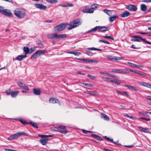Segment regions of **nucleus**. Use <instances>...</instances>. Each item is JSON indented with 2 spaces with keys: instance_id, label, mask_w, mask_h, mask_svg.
Returning <instances> with one entry per match:
<instances>
[{
  "instance_id": "f257e3e1",
  "label": "nucleus",
  "mask_w": 151,
  "mask_h": 151,
  "mask_svg": "<svg viewBox=\"0 0 151 151\" xmlns=\"http://www.w3.org/2000/svg\"><path fill=\"white\" fill-rule=\"evenodd\" d=\"M110 28L109 27H105L104 26H96L93 28L91 29V30L88 31L87 32V33L90 32H95L96 31L98 32H104L108 31L110 29Z\"/></svg>"
},
{
  "instance_id": "f03ea898",
  "label": "nucleus",
  "mask_w": 151,
  "mask_h": 151,
  "mask_svg": "<svg viewBox=\"0 0 151 151\" xmlns=\"http://www.w3.org/2000/svg\"><path fill=\"white\" fill-rule=\"evenodd\" d=\"M82 20L81 19H78L73 20L72 22H70L69 25L70 27H68L67 29L68 30L71 29L78 26L81 25L82 23Z\"/></svg>"
},
{
  "instance_id": "7ed1b4c3",
  "label": "nucleus",
  "mask_w": 151,
  "mask_h": 151,
  "mask_svg": "<svg viewBox=\"0 0 151 151\" xmlns=\"http://www.w3.org/2000/svg\"><path fill=\"white\" fill-rule=\"evenodd\" d=\"M15 15L18 18L22 19L26 15L25 11L19 9H16L14 11Z\"/></svg>"
},
{
  "instance_id": "20e7f679",
  "label": "nucleus",
  "mask_w": 151,
  "mask_h": 151,
  "mask_svg": "<svg viewBox=\"0 0 151 151\" xmlns=\"http://www.w3.org/2000/svg\"><path fill=\"white\" fill-rule=\"evenodd\" d=\"M67 25L68 24L66 23L61 24L56 26L54 28V31L55 32L61 31L63 30Z\"/></svg>"
},
{
  "instance_id": "39448f33",
  "label": "nucleus",
  "mask_w": 151,
  "mask_h": 151,
  "mask_svg": "<svg viewBox=\"0 0 151 151\" xmlns=\"http://www.w3.org/2000/svg\"><path fill=\"white\" fill-rule=\"evenodd\" d=\"M48 38H65L67 36L65 34H61L58 35L57 34H50L48 35Z\"/></svg>"
},
{
  "instance_id": "423d86ee",
  "label": "nucleus",
  "mask_w": 151,
  "mask_h": 151,
  "mask_svg": "<svg viewBox=\"0 0 151 151\" xmlns=\"http://www.w3.org/2000/svg\"><path fill=\"white\" fill-rule=\"evenodd\" d=\"M126 8L132 11H136L137 9V7L134 5L129 4L126 6Z\"/></svg>"
},
{
  "instance_id": "0eeeda50",
  "label": "nucleus",
  "mask_w": 151,
  "mask_h": 151,
  "mask_svg": "<svg viewBox=\"0 0 151 151\" xmlns=\"http://www.w3.org/2000/svg\"><path fill=\"white\" fill-rule=\"evenodd\" d=\"M132 41L141 42L142 41L144 43H145L151 45V42L147 41L145 38H133L131 39Z\"/></svg>"
},
{
  "instance_id": "6e6552de",
  "label": "nucleus",
  "mask_w": 151,
  "mask_h": 151,
  "mask_svg": "<svg viewBox=\"0 0 151 151\" xmlns=\"http://www.w3.org/2000/svg\"><path fill=\"white\" fill-rule=\"evenodd\" d=\"M2 14L7 17H12V12L9 10L8 9H4Z\"/></svg>"
},
{
  "instance_id": "1a4fd4ad",
  "label": "nucleus",
  "mask_w": 151,
  "mask_h": 151,
  "mask_svg": "<svg viewBox=\"0 0 151 151\" xmlns=\"http://www.w3.org/2000/svg\"><path fill=\"white\" fill-rule=\"evenodd\" d=\"M17 84L19 87L22 88L27 90H28L29 89L28 87L24 83L22 82H18Z\"/></svg>"
},
{
  "instance_id": "9d476101",
  "label": "nucleus",
  "mask_w": 151,
  "mask_h": 151,
  "mask_svg": "<svg viewBox=\"0 0 151 151\" xmlns=\"http://www.w3.org/2000/svg\"><path fill=\"white\" fill-rule=\"evenodd\" d=\"M19 137V132L15 134L11 135L8 138V139L9 140H12L14 139H16Z\"/></svg>"
},
{
  "instance_id": "9b49d317",
  "label": "nucleus",
  "mask_w": 151,
  "mask_h": 151,
  "mask_svg": "<svg viewBox=\"0 0 151 151\" xmlns=\"http://www.w3.org/2000/svg\"><path fill=\"white\" fill-rule=\"evenodd\" d=\"M34 5L36 8L41 10H45L47 8L46 6L42 4H36Z\"/></svg>"
},
{
  "instance_id": "f8f14e48",
  "label": "nucleus",
  "mask_w": 151,
  "mask_h": 151,
  "mask_svg": "<svg viewBox=\"0 0 151 151\" xmlns=\"http://www.w3.org/2000/svg\"><path fill=\"white\" fill-rule=\"evenodd\" d=\"M106 57L107 58L111 60H114L115 61H116L117 60H120L122 59V58L119 57H117L116 56H112L111 55H107L106 56Z\"/></svg>"
},
{
  "instance_id": "ddd939ff",
  "label": "nucleus",
  "mask_w": 151,
  "mask_h": 151,
  "mask_svg": "<svg viewBox=\"0 0 151 151\" xmlns=\"http://www.w3.org/2000/svg\"><path fill=\"white\" fill-rule=\"evenodd\" d=\"M111 72L113 73H116L121 74H125L127 73V72L121 69H112Z\"/></svg>"
},
{
  "instance_id": "4468645a",
  "label": "nucleus",
  "mask_w": 151,
  "mask_h": 151,
  "mask_svg": "<svg viewBox=\"0 0 151 151\" xmlns=\"http://www.w3.org/2000/svg\"><path fill=\"white\" fill-rule=\"evenodd\" d=\"M49 102L51 103H59L60 104L59 101L57 99L54 98H51L49 99Z\"/></svg>"
},
{
  "instance_id": "2eb2a0df",
  "label": "nucleus",
  "mask_w": 151,
  "mask_h": 151,
  "mask_svg": "<svg viewBox=\"0 0 151 151\" xmlns=\"http://www.w3.org/2000/svg\"><path fill=\"white\" fill-rule=\"evenodd\" d=\"M124 85L125 86L127 87L130 90H132L133 91H136L138 90V88L137 87L130 86L126 84H125Z\"/></svg>"
},
{
  "instance_id": "dca6fc26",
  "label": "nucleus",
  "mask_w": 151,
  "mask_h": 151,
  "mask_svg": "<svg viewBox=\"0 0 151 151\" xmlns=\"http://www.w3.org/2000/svg\"><path fill=\"white\" fill-rule=\"evenodd\" d=\"M82 12L84 13H92L94 12V10L92 9L91 8L90 9L86 8L83 9Z\"/></svg>"
},
{
  "instance_id": "f3484780",
  "label": "nucleus",
  "mask_w": 151,
  "mask_h": 151,
  "mask_svg": "<svg viewBox=\"0 0 151 151\" xmlns=\"http://www.w3.org/2000/svg\"><path fill=\"white\" fill-rule=\"evenodd\" d=\"M138 128L140 131L145 133H147L149 132V129L147 128H143L141 127H138Z\"/></svg>"
},
{
  "instance_id": "a211bd4d",
  "label": "nucleus",
  "mask_w": 151,
  "mask_h": 151,
  "mask_svg": "<svg viewBox=\"0 0 151 151\" xmlns=\"http://www.w3.org/2000/svg\"><path fill=\"white\" fill-rule=\"evenodd\" d=\"M104 137L108 141H111L113 143L115 144H116L117 145H121V144L119 143L118 142V141L116 142H114L113 141V139H111L109 137H107L106 136H105Z\"/></svg>"
},
{
  "instance_id": "6ab92c4d",
  "label": "nucleus",
  "mask_w": 151,
  "mask_h": 151,
  "mask_svg": "<svg viewBox=\"0 0 151 151\" xmlns=\"http://www.w3.org/2000/svg\"><path fill=\"white\" fill-rule=\"evenodd\" d=\"M130 13L128 11H126L121 14L120 16L121 17H128L130 15Z\"/></svg>"
},
{
  "instance_id": "aec40b11",
  "label": "nucleus",
  "mask_w": 151,
  "mask_h": 151,
  "mask_svg": "<svg viewBox=\"0 0 151 151\" xmlns=\"http://www.w3.org/2000/svg\"><path fill=\"white\" fill-rule=\"evenodd\" d=\"M139 83L141 86L146 87L151 89V84L145 82H141Z\"/></svg>"
},
{
  "instance_id": "412c9836",
  "label": "nucleus",
  "mask_w": 151,
  "mask_h": 151,
  "mask_svg": "<svg viewBox=\"0 0 151 151\" xmlns=\"http://www.w3.org/2000/svg\"><path fill=\"white\" fill-rule=\"evenodd\" d=\"M26 57L27 55H19L16 58V59L19 61H21L24 59Z\"/></svg>"
},
{
  "instance_id": "4be33fe9",
  "label": "nucleus",
  "mask_w": 151,
  "mask_h": 151,
  "mask_svg": "<svg viewBox=\"0 0 151 151\" xmlns=\"http://www.w3.org/2000/svg\"><path fill=\"white\" fill-rule=\"evenodd\" d=\"M48 140V139L47 138L41 139L40 140V142L43 145H45L46 144Z\"/></svg>"
},
{
  "instance_id": "5701e85b",
  "label": "nucleus",
  "mask_w": 151,
  "mask_h": 151,
  "mask_svg": "<svg viewBox=\"0 0 151 151\" xmlns=\"http://www.w3.org/2000/svg\"><path fill=\"white\" fill-rule=\"evenodd\" d=\"M47 52V50H37L36 52V53L37 54V55H40L43 54L44 53Z\"/></svg>"
},
{
  "instance_id": "b1692460",
  "label": "nucleus",
  "mask_w": 151,
  "mask_h": 151,
  "mask_svg": "<svg viewBox=\"0 0 151 151\" xmlns=\"http://www.w3.org/2000/svg\"><path fill=\"white\" fill-rule=\"evenodd\" d=\"M33 92L35 95H40L41 93V91L40 89H37L36 88L33 89Z\"/></svg>"
},
{
  "instance_id": "393cba45",
  "label": "nucleus",
  "mask_w": 151,
  "mask_h": 151,
  "mask_svg": "<svg viewBox=\"0 0 151 151\" xmlns=\"http://www.w3.org/2000/svg\"><path fill=\"white\" fill-rule=\"evenodd\" d=\"M118 16L117 15H114L113 16L110 17L109 18V21L110 22H113L114 20L118 18Z\"/></svg>"
},
{
  "instance_id": "a878e982",
  "label": "nucleus",
  "mask_w": 151,
  "mask_h": 151,
  "mask_svg": "<svg viewBox=\"0 0 151 151\" xmlns=\"http://www.w3.org/2000/svg\"><path fill=\"white\" fill-rule=\"evenodd\" d=\"M101 118L106 121H108L109 119V118L107 115L102 113L101 114Z\"/></svg>"
},
{
  "instance_id": "bb28decb",
  "label": "nucleus",
  "mask_w": 151,
  "mask_h": 151,
  "mask_svg": "<svg viewBox=\"0 0 151 151\" xmlns=\"http://www.w3.org/2000/svg\"><path fill=\"white\" fill-rule=\"evenodd\" d=\"M19 93V91L11 92V95L12 97H16Z\"/></svg>"
},
{
  "instance_id": "cd10ccee",
  "label": "nucleus",
  "mask_w": 151,
  "mask_h": 151,
  "mask_svg": "<svg viewBox=\"0 0 151 151\" xmlns=\"http://www.w3.org/2000/svg\"><path fill=\"white\" fill-rule=\"evenodd\" d=\"M100 73L101 74H102L103 75H107L108 76H109L111 77H113V78L116 77V76L115 75H114L112 74L108 73H105L104 72H100Z\"/></svg>"
},
{
  "instance_id": "c85d7f7f",
  "label": "nucleus",
  "mask_w": 151,
  "mask_h": 151,
  "mask_svg": "<svg viewBox=\"0 0 151 151\" xmlns=\"http://www.w3.org/2000/svg\"><path fill=\"white\" fill-rule=\"evenodd\" d=\"M23 50L25 52V55H26L29 53V47H24L23 48Z\"/></svg>"
},
{
  "instance_id": "c756f323",
  "label": "nucleus",
  "mask_w": 151,
  "mask_h": 151,
  "mask_svg": "<svg viewBox=\"0 0 151 151\" xmlns=\"http://www.w3.org/2000/svg\"><path fill=\"white\" fill-rule=\"evenodd\" d=\"M85 93L93 96H94L96 95L97 92L96 91H86L85 92Z\"/></svg>"
},
{
  "instance_id": "7c9ffc66",
  "label": "nucleus",
  "mask_w": 151,
  "mask_h": 151,
  "mask_svg": "<svg viewBox=\"0 0 151 151\" xmlns=\"http://www.w3.org/2000/svg\"><path fill=\"white\" fill-rule=\"evenodd\" d=\"M91 136L97 140H99L100 141H101L103 139L102 138H101L99 136H98L96 134H93L91 135Z\"/></svg>"
},
{
  "instance_id": "2f4dec72",
  "label": "nucleus",
  "mask_w": 151,
  "mask_h": 151,
  "mask_svg": "<svg viewBox=\"0 0 151 151\" xmlns=\"http://www.w3.org/2000/svg\"><path fill=\"white\" fill-rule=\"evenodd\" d=\"M141 10L143 11H146L147 9V6L145 4H141Z\"/></svg>"
},
{
  "instance_id": "473e14b6",
  "label": "nucleus",
  "mask_w": 151,
  "mask_h": 151,
  "mask_svg": "<svg viewBox=\"0 0 151 151\" xmlns=\"http://www.w3.org/2000/svg\"><path fill=\"white\" fill-rule=\"evenodd\" d=\"M29 123L35 128H38V127L37 126V124L36 123L32 121H30L29 124Z\"/></svg>"
},
{
  "instance_id": "72a5a7b5",
  "label": "nucleus",
  "mask_w": 151,
  "mask_h": 151,
  "mask_svg": "<svg viewBox=\"0 0 151 151\" xmlns=\"http://www.w3.org/2000/svg\"><path fill=\"white\" fill-rule=\"evenodd\" d=\"M59 129V128H58V131L59 132H60V133L66 134L68 132V131L67 130H63Z\"/></svg>"
},
{
  "instance_id": "f704fd0d",
  "label": "nucleus",
  "mask_w": 151,
  "mask_h": 151,
  "mask_svg": "<svg viewBox=\"0 0 151 151\" xmlns=\"http://www.w3.org/2000/svg\"><path fill=\"white\" fill-rule=\"evenodd\" d=\"M46 1L49 3L51 4L55 3L57 2V0H45Z\"/></svg>"
},
{
  "instance_id": "c9c22d12",
  "label": "nucleus",
  "mask_w": 151,
  "mask_h": 151,
  "mask_svg": "<svg viewBox=\"0 0 151 151\" xmlns=\"http://www.w3.org/2000/svg\"><path fill=\"white\" fill-rule=\"evenodd\" d=\"M37 56V53H36V52L33 53V55H32L31 57L30 58V59H34L36 58Z\"/></svg>"
},
{
  "instance_id": "e433bc0d",
  "label": "nucleus",
  "mask_w": 151,
  "mask_h": 151,
  "mask_svg": "<svg viewBox=\"0 0 151 151\" xmlns=\"http://www.w3.org/2000/svg\"><path fill=\"white\" fill-rule=\"evenodd\" d=\"M102 78L104 79V81H108L112 82H113V80H111L110 78H104V77H103Z\"/></svg>"
},
{
  "instance_id": "4c0bfd02",
  "label": "nucleus",
  "mask_w": 151,
  "mask_h": 151,
  "mask_svg": "<svg viewBox=\"0 0 151 151\" xmlns=\"http://www.w3.org/2000/svg\"><path fill=\"white\" fill-rule=\"evenodd\" d=\"M148 112L147 111H145V112H139L138 113L142 115H146L147 116H148L147 115V113H148Z\"/></svg>"
},
{
  "instance_id": "58836bf2",
  "label": "nucleus",
  "mask_w": 151,
  "mask_h": 151,
  "mask_svg": "<svg viewBox=\"0 0 151 151\" xmlns=\"http://www.w3.org/2000/svg\"><path fill=\"white\" fill-rule=\"evenodd\" d=\"M98 7V5L96 4H93L91 6V8L92 9H95Z\"/></svg>"
},
{
  "instance_id": "ea45409f",
  "label": "nucleus",
  "mask_w": 151,
  "mask_h": 151,
  "mask_svg": "<svg viewBox=\"0 0 151 151\" xmlns=\"http://www.w3.org/2000/svg\"><path fill=\"white\" fill-rule=\"evenodd\" d=\"M87 49L88 50H98V51H101L102 50L101 49L96 48L94 47H91V48H88Z\"/></svg>"
},
{
  "instance_id": "a19ab883",
  "label": "nucleus",
  "mask_w": 151,
  "mask_h": 151,
  "mask_svg": "<svg viewBox=\"0 0 151 151\" xmlns=\"http://www.w3.org/2000/svg\"><path fill=\"white\" fill-rule=\"evenodd\" d=\"M82 84L83 85L85 86H86L89 87H93V85L92 84L90 83H82Z\"/></svg>"
},
{
  "instance_id": "79ce46f5",
  "label": "nucleus",
  "mask_w": 151,
  "mask_h": 151,
  "mask_svg": "<svg viewBox=\"0 0 151 151\" xmlns=\"http://www.w3.org/2000/svg\"><path fill=\"white\" fill-rule=\"evenodd\" d=\"M86 53L90 56H92L93 55V53L91 51L88 50H86Z\"/></svg>"
},
{
  "instance_id": "37998d69",
  "label": "nucleus",
  "mask_w": 151,
  "mask_h": 151,
  "mask_svg": "<svg viewBox=\"0 0 151 151\" xmlns=\"http://www.w3.org/2000/svg\"><path fill=\"white\" fill-rule=\"evenodd\" d=\"M68 53L69 54H73L75 55H77V54L78 53H79L80 54H81V53L79 52H73V51H70Z\"/></svg>"
},
{
  "instance_id": "c03bdc74",
  "label": "nucleus",
  "mask_w": 151,
  "mask_h": 151,
  "mask_svg": "<svg viewBox=\"0 0 151 151\" xmlns=\"http://www.w3.org/2000/svg\"><path fill=\"white\" fill-rule=\"evenodd\" d=\"M77 60H82L85 62L88 63L89 60L86 59H83V58H80V59H77Z\"/></svg>"
},
{
  "instance_id": "a18cd8bd",
  "label": "nucleus",
  "mask_w": 151,
  "mask_h": 151,
  "mask_svg": "<svg viewBox=\"0 0 151 151\" xmlns=\"http://www.w3.org/2000/svg\"><path fill=\"white\" fill-rule=\"evenodd\" d=\"M140 33L142 34H144V35H146L145 37H149V36L151 37V34H149L148 33H145V32H140Z\"/></svg>"
},
{
  "instance_id": "49530a36",
  "label": "nucleus",
  "mask_w": 151,
  "mask_h": 151,
  "mask_svg": "<svg viewBox=\"0 0 151 151\" xmlns=\"http://www.w3.org/2000/svg\"><path fill=\"white\" fill-rule=\"evenodd\" d=\"M20 122L24 124H29V123H28L25 120L23 119H21L20 120Z\"/></svg>"
},
{
  "instance_id": "de8ad7c7",
  "label": "nucleus",
  "mask_w": 151,
  "mask_h": 151,
  "mask_svg": "<svg viewBox=\"0 0 151 151\" xmlns=\"http://www.w3.org/2000/svg\"><path fill=\"white\" fill-rule=\"evenodd\" d=\"M87 76H88L91 79H94L96 78V77L95 76H92L90 74H88Z\"/></svg>"
},
{
  "instance_id": "09e8293b",
  "label": "nucleus",
  "mask_w": 151,
  "mask_h": 151,
  "mask_svg": "<svg viewBox=\"0 0 151 151\" xmlns=\"http://www.w3.org/2000/svg\"><path fill=\"white\" fill-rule=\"evenodd\" d=\"M120 94L122 95H126L127 96H129L127 93L126 92L121 91Z\"/></svg>"
},
{
  "instance_id": "8fccbe9b",
  "label": "nucleus",
  "mask_w": 151,
  "mask_h": 151,
  "mask_svg": "<svg viewBox=\"0 0 151 151\" xmlns=\"http://www.w3.org/2000/svg\"><path fill=\"white\" fill-rule=\"evenodd\" d=\"M19 136H21V135H25V136H27L28 135V134L27 133L24 132H19Z\"/></svg>"
},
{
  "instance_id": "3c124183",
  "label": "nucleus",
  "mask_w": 151,
  "mask_h": 151,
  "mask_svg": "<svg viewBox=\"0 0 151 151\" xmlns=\"http://www.w3.org/2000/svg\"><path fill=\"white\" fill-rule=\"evenodd\" d=\"M88 63H98V62L97 60H89Z\"/></svg>"
},
{
  "instance_id": "603ef678",
  "label": "nucleus",
  "mask_w": 151,
  "mask_h": 151,
  "mask_svg": "<svg viewBox=\"0 0 151 151\" xmlns=\"http://www.w3.org/2000/svg\"><path fill=\"white\" fill-rule=\"evenodd\" d=\"M103 12L105 13L106 14L108 15V13L109 12V10H108L106 9H104L103 10Z\"/></svg>"
},
{
  "instance_id": "864d4df0",
  "label": "nucleus",
  "mask_w": 151,
  "mask_h": 151,
  "mask_svg": "<svg viewBox=\"0 0 151 151\" xmlns=\"http://www.w3.org/2000/svg\"><path fill=\"white\" fill-rule=\"evenodd\" d=\"M99 42H103L107 44H109L110 43L109 42L106 41L104 40H100L99 41Z\"/></svg>"
},
{
  "instance_id": "5fc2aeb1",
  "label": "nucleus",
  "mask_w": 151,
  "mask_h": 151,
  "mask_svg": "<svg viewBox=\"0 0 151 151\" xmlns=\"http://www.w3.org/2000/svg\"><path fill=\"white\" fill-rule=\"evenodd\" d=\"M140 119H142L145 120L146 121H149L150 120V118H146L143 117H140Z\"/></svg>"
},
{
  "instance_id": "6e6d98bb",
  "label": "nucleus",
  "mask_w": 151,
  "mask_h": 151,
  "mask_svg": "<svg viewBox=\"0 0 151 151\" xmlns=\"http://www.w3.org/2000/svg\"><path fill=\"white\" fill-rule=\"evenodd\" d=\"M4 7L2 6H0V13L2 14L3 11L4 10Z\"/></svg>"
},
{
  "instance_id": "4d7b16f0",
  "label": "nucleus",
  "mask_w": 151,
  "mask_h": 151,
  "mask_svg": "<svg viewBox=\"0 0 151 151\" xmlns=\"http://www.w3.org/2000/svg\"><path fill=\"white\" fill-rule=\"evenodd\" d=\"M36 49H35V48H33V47H31L30 49V52H29V53H31L33 52L34 51H35Z\"/></svg>"
},
{
  "instance_id": "13d9d810",
  "label": "nucleus",
  "mask_w": 151,
  "mask_h": 151,
  "mask_svg": "<svg viewBox=\"0 0 151 151\" xmlns=\"http://www.w3.org/2000/svg\"><path fill=\"white\" fill-rule=\"evenodd\" d=\"M128 63L132 67H135L136 64L132 63Z\"/></svg>"
},
{
  "instance_id": "bf43d9fd",
  "label": "nucleus",
  "mask_w": 151,
  "mask_h": 151,
  "mask_svg": "<svg viewBox=\"0 0 151 151\" xmlns=\"http://www.w3.org/2000/svg\"><path fill=\"white\" fill-rule=\"evenodd\" d=\"M65 126H59L58 127L59 128L62 129L63 130L65 129Z\"/></svg>"
},
{
  "instance_id": "052dcab7",
  "label": "nucleus",
  "mask_w": 151,
  "mask_h": 151,
  "mask_svg": "<svg viewBox=\"0 0 151 151\" xmlns=\"http://www.w3.org/2000/svg\"><path fill=\"white\" fill-rule=\"evenodd\" d=\"M5 150L6 151H16V150L9 149H5Z\"/></svg>"
},
{
  "instance_id": "680f3d73",
  "label": "nucleus",
  "mask_w": 151,
  "mask_h": 151,
  "mask_svg": "<svg viewBox=\"0 0 151 151\" xmlns=\"http://www.w3.org/2000/svg\"><path fill=\"white\" fill-rule=\"evenodd\" d=\"M67 6V7H72L73 6V4L71 3H68Z\"/></svg>"
},
{
  "instance_id": "e2e57ef3",
  "label": "nucleus",
  "mask_w": 151,
  "mask_h": 151,
  "mask_svg": "<svg viewBox=\"0 0 151 151\" xmlns=\"http://www.w3.org/2000/svg\"><path fill=\"white\" fill-rule=\"evenodd\" d=\"M83 133L85 134H87L88 132H91V131H86V130H83Z\"/></svg>"
},
{
  "instance_id": "0e129e2a",
  "label": "nucleus",
  "mask_w": 151,
  "mask_h": 151,
  "mask_svg": "<svg viewBox=\"0 0 151 151\" xmlns=\"http://www.w3.org/2000/svg\"><path fill=\"white\" fill-rule=\"evenodd\" d=\"M38 46L40 48H42L43 47V45L41 43H39L38 44Z\"/></svg>"
},
{
  "instance_id": "69168bd1",
  "label": "nucleus",
  "mask_w": 151,
  "mask_h": 151,
  "mask_svg": "<svg viewBox=\"0 0 151 151\" xmlns=\"http://www.w3.org/2000/svg\"><path fill=\"white\" fill-rule=\"evenodd\" d=\"M109 12L108 14V15L109 16H111L112 15V12H111V11L110 10H109Z\"/></svg>"
},
{
  "instance_id": "338daca9",
  "label": "nucleus",
  "mask_w": 151,
  "mask_h": 151,
  "mask_svg": "<svg viewBox=\"0 0 151 151\" xmlns=\"http://www.w3.org/2000/svg\"><path fill=\"white\" fill-rule=\"evenodd\" d=\"M143 1L147 3H150L151 2V0H143Z\"/></svg>"
},
{
  "instance_id": "774afa93",
  "label": "nucleus",
  "mask_w": 151,
  "mask_h": 151,
  "mask_svg": "<svg viewBox=\"0 0 151 151\" xmlns=\"http://www.w3.org/2000/svg\"><path fill=\"white\" fill-rule=\"evenodd\" d=\"M5 93L7 95H10L11 94V92L9 91H6Z\"/></svg>"
}]
</instances>
